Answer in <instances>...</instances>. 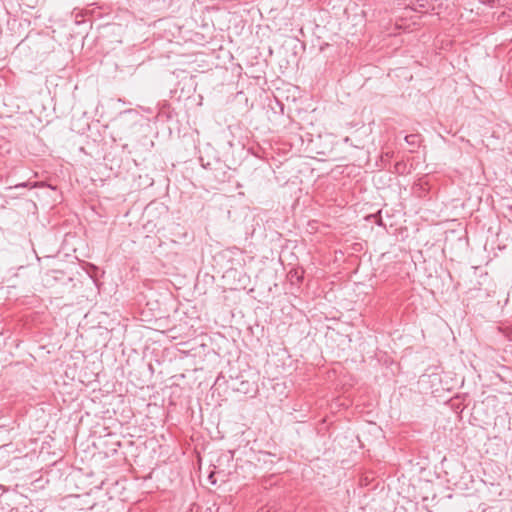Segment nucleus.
Masks as SVG:
<instances>
[{"instance_id": "1a4fd4ad", "label": "nucleus", "mask_w": 512, "mask_h": 512, "mask_svg": "<svg viewBox=\"0 0 512 512\" xmlns=\"http://www.w3.org/2000/svg\"><path fill=\"white\" fill-rule=\"evenodd\" d=\"M377 224H378L379 226H381V225H382V220L380 219V220L377 222Z\"/></svg>"}, {"instance_id": "f257e3e1", "label": "nucleus", "mask_w": 512, "mask_h": 512, "mask_svg": "<svg viewBox=\"0 0 512 512\" xmlns=\"http://www.w3.org/2000/svg\"><path fill=\"white\" fill-rule=\"evenodd\" d=\"M201 162H203V159L200 158ZM202 166L206 169H209L210 172H211V178L216 182V183H225L227 182L229 179H230V174H229V167L217 160L214 164H211V163H207V164H204L202 163Z\"/></svg>"}, {"instance_id": "39448f33", "label": "nucleus", "mask_w": 512, "mask_h": 512, "mask_svg": "<svg viewBox=\"0 0 512 512\" xmlns=\"http://www.w3.org/2000/svg\"><path fill=\"white\" fill-rule=\"evenodd\" d=\"M289 278L292 283H300L303 279V276L302 274H299V272L295 270L289 272Z\"/></svg>"}, {"instance_id": "6e6552de", "label": "nucleus", "mask_w": 512, "mask_h": 512, "mask_svg": "<svg viewBox=\"0 0 512 512\" xmlns=\"http://www.w3.org/2000/svg\"><path fill=\"white\" fill-rule=\"evenodd\" d=\"M396 168L401 169L400 163H396Z\"/></svg>"}, {"instance_id": "423d86ee", "label": "nucleus", "mask_w": 512, "mask_h": 512, "mask_svg": "<svg viewBox=\"0 0 512 512\" xmlns=\"http://www.w3.org/2000/svg\"><path fill=\"white\" fill-rule=\"evenodd\" d=\"M18 187H26V183H21V184L15 185V188H18Z\"/></svg>"}, {"instance_id": "7ed1b4c3", "label": "nucleus", "mask_w": 512, "mask_h": 512, "mask_svg": "<svg viewBox=\"0 0 512 512\" xmlns=\"http://www.w3.org/2000/svg\"><path fill=\"white\" fill-rule=\"evenodd\" d=\"M404 139L414 149L419 148L422 142V137L418 133L406 135Z\"/></svg>"}, {"instance_id": "f03ea898", "label": "nucleus", "mask_w": 512, "mask_h": 512, "mask_svg": "<svg viewBox=\"0 0 512 512\" xmlns=\"http://www.w3.org/2000/svg\"><path fill=\"white\" fill-rule=\"evenodd\" d=\"M111 498L115 497L121 501H126V480H117L110 488Z\"/></svg>"}, {"instance_id": "0eeeda50", "label": "nucleus", "mask_w": 512, "mask_h": 512, "mask_svg": "<svg viewBox=\"0 0 512 512\" xmlns=\"http://www.w3.org/2000/svg\"><path fill=\"white\" fill-rule=\"evenodd\" d=\"M396 168L401 169L400 163H396Z\"/></svg>"}, {"instance_id": "20e7f679", "label": "nucleus", "mask_w": 512, "mask_h": 512, "mask_svg": "<svg viewBox=\"0 0 512 512\" xmlns=\"http://www.w3.org/2000/svg\"><path fill=\"white\" fill-rule=\"evenodd\" d=\"M430 7V4L428 0H417L414 4L413 9L418 12H422L423 10H428Z\"/></svg>"}]
</instances>
